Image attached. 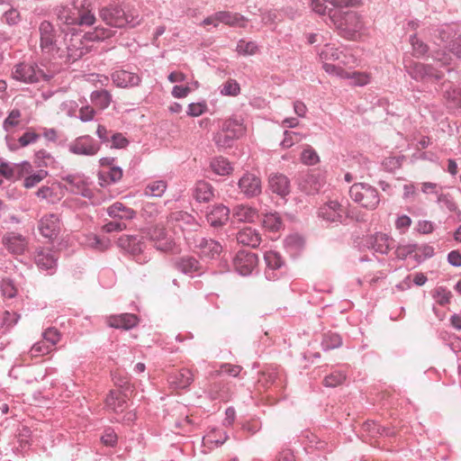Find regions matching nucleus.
Segmentation results:
<instances>
[{
  "label": "nucleus",
  "mask_w": 461,
  "mask_h": 461,
  "mask_svg": "<svg viewBox=\"0 0 461 461\" xmlns=\"http://www.w3.org/2000/svg\"><path fill=\"white\" fill-rule=\"evenodd\" d=\"M358 3V0H311V7L319 15H327L341 37L352 40L363 28V23L357 12L344 11V8Z\"/></svg>",
  "instance_id": "1"
},
{
  "label": "nucleus",
  "mask_w": 461,
  "mask_h": 461,
  "mask_svg": "<svg viewBox=\"0 0 461 461\" xmlns=\"http://www.w3.org/2000/svg\"><path fill=\"white\" fill-rule=\"evenodd\" d=\"M433 58L436 63L441 66L440 69L433 65L411 62L409 65H405L406 72L412 79L423 83L439 82L444 79L446 73L448 74V81L453 79L452 74L456 75V73L448 67L452 60L451 56L444 51H438Z\"/></svg>",
  "instance_id": "2"
},
{
  "label": "nucleus",
  "mask_w": 461,
  "mask_h": 461,
  "mask_svg": "<svg viewBox=\"0 0 461 461\" xmlns=\"http://www.w3.org/2000/svg\"><path fill=\"white\" fill-rule=\"evenodd\" d=\"M40 48L42 54L50 59L65 57L63 49L64 38L62 32L55 29L54 25L49 21H42L39 25Z\"/></svg>",
  "instance_id": "3"
},
{
  "label": "nucleus",
  "mask_w": 461,
  "mask_h": 461,
  "mask_svg": "<svg viewBox=\"0 0 461 461\" xmlns=\"http://www.w3.org/2000/svg\"><path fill=\"white\" fill-rule=\"evenodd\" d=\"M184 238L189 249L203 260L217 259L222 251V246L219 241L197 233L184 234Z\"/></svg>",
  "instance_id": "4"
},
{
  "label": "nucleus",
  "mask_w": 461,
  "mask_h": 461,
  "mask_svg": "<svg viewBox=\"0 0 461 461\" xmlns=\"http://www.w3.org/2000/svg\"><path fill=\"white\" fill-rule=\"evenodd\" d=\"M99 13L102 20L111 27L124 28L129 26L134 28L140 23L138 14H127L119 5L104 6Z\"/></svg>",
  "instance_id": "5"
},
{
  "label": "nucleus",
  "mask_w": 461,
  "mask_h": 461,
  "mask_svg": "<svg viewBox=\"0 0 461 461\" xmlns=\"http://www.w3.org/2000/svg\"><path fill=\"white\" fill-rule=\"evenodd\" d=\"M350 198L361 207L375 210L381 202L378 190L367 183H355L349 188Z\"/></svg>",
  "instance_id": "6"
},
{
  "label": "nucleus",
  "mask_w": 461,
  "mask_h": 461,
  "mask_svg": "<svg viewBox=\"0 0 461 461\" xmlns=\"http://www.w3.org/2000/svg\"><path fill=\"white\" fill-rule=\"evenodd\" d=\"M318 217L330 223H344L348 218L347 207L338 200H330L320 206Z\"/></svg>",
  "instance_id": "7"
},
{
  "label": "nucleus",
  "mask_w": 461,
  "mask_h": 461,
  "mask_svg": "<svg viewBox=\"0 0 461 461\" xmlns=\"http://www.w3.org/2000/svg\"><path fill=\"white\" fill-rule=\"evenodd\" d=\"M12 77L16 81L33 84L45 77V74L37 64L22 62L14 66Z\"/></svg>",
  "instance_id": "8"
},
{
  "label": "nucleus",
  "mask_w": 461,
  "mask_h": 461,
  "mask_svg": "<svg viewBox=\"0 0 461 461\" xmlns=\"http://www.w3.org/2000/svg\"><path fill=\"white\" fill-rule=\"evenodd\" d=\"M100 149L101 144L90 135L79 136L68 145L69 152L78 156H95Z\"/></svg>",
  "instance_id": "9"
},
{
  "label": "nucleus",
  "mask_w": 461,
  "mask_h": 461,
  "mask_svg": "<svg viewBox=\"0 0 461 461\" xmlns=\"http://www.w3.org/2000/svg\"><path fill=\"white\" fill-rule=\"evenodd\" d=\"M68 34L65 35L63 45H65V56L67 61L74 63L81 59L88 52V47L85 44L83 37L80 34H72L68 41H67Z\"/></svg>",
  "instance_id": "10"
},
{
  "label": "nucleus",
  "mask_w": 461,
  "mask_h": 461,
  "mask_svg": "<svg viewBox=\"0 0 461 461\" xmlns=\"http://www.w3.org/2000/svg\"><path fill=\"white\" fill-rule=\"evenodd\" d=\"M167 222L174 226L179 227L185 234L194 233L200 227L196 219L185 211L171 212L167 216Z\"/></svg>",
  "instance_id": "11"
},
{
  "label": "nucleus",
  "mask_w": 461,
  "mask_h": 461,
  "mask_svg": "<svg viewBox=\"0 0 461 461\" xmlns=\"http://www.w3.org/2000/svg\"><path fill=\"white\" fill-rule=\"evenodd\" d=\"M233 266L239 275L248 276L258 266V257L251 251L240 250L233 258Z\"/></svg>",
  "instance_id": "12"
},
{
  "label": "nucleus",
  "mask_w": 461,
  "mask_h": 461,
  "mask_svg": "<svg viewBox=\"0 0 461 461\" xmlns=\"http://www.w3.org/2000/svg\"><path fill=\"white\" fill-rule=\"evenodd\" d=\"M369 249L381 255H387L395 247V240L388 234L375 232L366 240Z\"/></svg>",
  "instance_id": "13"
},
{
  "label": "nucleus",
  "mask_w": 461,
  "mask_h": 461,
  "mask_svg": "<svg viewBox=\"0 0 461 461\" xmlns=\"http://www.w3.org/2000/svg\"><path fill=\"white\" fill-rule=\"evenodd\" d=\"M238 186L240 193L247 198H253L261 194L260 178L255 174L247 172L239 180Z\"/></svg>",
  "instance_id": "14"
},
{
  "label": "nucleus",
  "mask_w": 461,
  "mask_h": 461,
  "mask_svg": "<svg viewBox=\"0 0 461 461\" xmlns=\"http://www.w3.org/2000/svg\"><path fill=\"white\" fill-rule=\"evenodd\" d=\"M175 267L190 277L199 276L203 269L200 261L194 256L185 255L176 259Z\"/></svg>",
  "instance_id": "15"
},
{
  "label": "nucleus",
  "mask_w": 461,
  "mask_h": 461,
  "mask_svg": "<svg viewBox=\"0 0 461 461\" xmlns=\"http://www.w3.org/2000/svg\"><path fill=\"white\" fill-rule=\"evenodd\" d=\"M62 180L65 181L68 186L67 189L74 194L81 195L82 197L92 199L94 196L93 191L87 186L86 179L80 175L68 174L63 176Z\"/></svg>",
  "instance_id": "16"
},
{
  "label": "nucleus",
  "mask_w": 461,
  "mask_h": 461,
  "mask_svg": "<svg viewBox=\"0 0 461 461\" xmlns=\"http://www.w3.org/2000/svg\"><path fill=\"white\" fill-rule=\"evenodd\" d=\"M264 259L266 262L265 276L269 281H275L281 275V268L284 267V260L279 253L269 250L265 252Z\"/></svg>",
  "instance_id": "17"
},
{
  "label": "nucleus",
  "mask_w": 461,
  "mask_h": 461,
  "mask_svg": "<svg viewBox=\"0 0 461 461\" xmlns=\"http://www.w3.org/2000/svg\"><path fill=\"white\" fill-rule=\"evenodd\" d=\"M4 247L14 255H22L27 249V239L14 231L6 232L2 238Z\"/></svg>",
  "instance_id": "18"
},
{
  "label": "nucleus",
  "mask_w": 461,
  "mask_h": 461,
  "mask_svg": "<svg viewBox=\"0 0 461 461\" xmlns=\"http://www.w3.org/2000/svg\"><path fill=\"white\" fill-rule=\"evenodd\" d=\"M118 246L132 256H140L146 248V243L140 235H122L118 240Z\"/></svg>",
  "instance_id": "19"
},
{
  "label": "nucleus",
  "mask_w": 461,
  "mask_h": 461,
  "mask_svg": "<svg viewBox=\"0 0 461 461\" xmlns=\"http://www.w3.org/2000/svg\"><path fill=\"white\" fill-rule=\"evenodd\" d=\"M34 260L41 270L48 271L50 274L54 273L57 268L58 257L56 252L50 249L43 248L36 250Z\"/></svg>",
  "instance_id": "20"
},
{
  "label": "nucleus",
  "mask_w": 461,
  "mask_h": 461,
  "mask_svg": "<svg viewBox=\"0 0 461 461\" xmlns=\"http://www.w3.org/2000/svg\"><path fill=\"white\" fill-rule=\"evenodd\" d=\"M38 230L43 237L49 240L56 239L60 230L59 217L53 213L44 215L39 221Z\"/></svg>",
  "instance_id": "21"
},
{
  "label": "nucleus",
  "mask_w": 461,
  "mask_h": 461,
  "mask_svg": "<svg viewBox=\"0 0 461 461\" xmlns=\"http://www.w3.org/2000/svg\"><path fill=\"white\" fill-rule=\"evenodd\" d=\"M230 218V209L222 203L214 204L206 212L207 222L213 228L223 226Z\"/></svg>",
  "instance_id": "22"
},
{
  "label": "nucleus",
  "mask_w": 461,
  "mask_h": 461,
  "mask_svg": "<svg viewBox=\"0 0 461 461\" xmlns=\"http://www.w3.org/2000/svg\"><path fill=\"white\" fill-rule=\"evenodd\" d=\"M113 84L122 88L134 87L140 85V77L125 69H116L111 75Z\"/></svg>",
  "instance_id": "23"
},
{
  "label": "nucleus",
  "mask_w": 461,
  "mask_h": 461,
  "mask_svg": "<svg viewBox=\"0 0 461 461\" xmlns=\"http://www.w3.org/2000/svg\"><path fill=\"white\" fill-rule=\"evenodd\" d=\"M282 370L278 366H267L258 373V383L267 388L282 383Z\"/></svg>",
  "instance_id": "24"
},
{
  "label": "nucleus",
  "mask_w": 461,
  "mask_h": 461,
  "mask_svg": "<svg viewBox=\"0 0 461 461\" xmlns=\"http://www.w3.org/2000/svg\"><path fill=\"white\" fill-rule=\"evenodd\" d=\"M123 176L121 167H109L100 168L97 172L98 183L102 187L118 183Z\"/></svg>",
  "instance_id": "25"
},
{
  "label": "nucleus",
  "mask_w": 461,
  "mask_h": 461,
  "mask_svg": "<svg viewBox=\"0 0 461 461\" xmlns=\"http://www.w3.org/2000/svg\"><path fill=\"white\" fill-rule=\"evenodd\" d=\"M127 406V395L120 391L111 390L105 398V407L116 414L122 413Z\"/></svg>",
  "instance_id": "26"
},
{
  "label": "nucleus",
  "mask_w": 461,
  "mask_h": 461,
  "mask_svg": "<svg viewBox=\"0 0 461 461\" xmlns=\"http://www.w3.org/2000/svg\"><path fill=\"white\" fill-rule=\"evenodd\" d=\"M139 322L137 315L132 313H121L112 315L108 319V325L115 329L131 330Z\"/></svg>",
  "instance_id": "27"
},
{
  "label": "nucleus",
  "mask_w": 461,
  "mask_h": 461,
  "mask_svg": "<svg viewBox=\"0 0 461 461\" xmlns=\"http://www.w3.org/2000/svg\"><path fill=\"white\" fill-rule=\"evenodd\" d=\"M216 20L220 23H223L230 27L240 28H245L248 22V19L244 15L230 11L216 12Z\"/></svg>",
  "instance_id": "28"
},
{
  "label": "nucleus",
  "mask_w": 461,
  "mask_h": 461,
  "mask_svg": "<svg viewBox=\"0 0 461 461\" xmlns=\"http://www.w3.org/2000/svg\"><path fill=\"white\" fill-rule=\"evenodd\" d=\"M170 384L177 389L187 388L194 381V375L191 370L182 368L172 372L168 376Z\"/></svg>",
  "instance_id": "29"
},
{
  "label": "nucleus",
  "mask_w": 461,
  "mask_h": 461,
  "mask_svg": "<svg viewBox=\"0 0 461 461\" xmlns=\"http://www.w3.org/2000/svg\"><path fill=\"white\" fill-rule=\"evenodd\" d=\"M236 239L238 243L251 248L258 247L261 242L259 232L251 227H246L239 230Z\"/></svg>",
  "instance_id": "30"
},
{
  "label": "nucleus",
  "mask_w": 461,
  "mask_h": 461,
  "mask_svg": "<svg viewBox=\"0 0 461 461\" xmlns=\"http://www.w3.org/2000/svg\"><path fill=\"white\" fill-rule=\"evenodd\" d=\"M319 57L322 62H327L329 60H338L339 64L346 65L348 63V57L344 51L339 48H335L331 44L324 45V47L319 52Z\"/></svg>",
  "instance_id": "31"
},
{
  "label": "nucleus",
  "mask_w": 461,
  "mask_h": 461,
  "mask_svg": "<svg viewBox=\"0 0 461 461\" xmlns=\"http://www.w3.org/2000/svg\"><path fill=\"white\" fill-rule=\"evenodd\" d=\"M268 183L270 190L282 197H285L290 192V181L283 174L272 175Z\"/></svg>",
  "instance_id": "32"
},
{
  "label": "nucleus",
  "mask_w": 461,
  "mask_h": 461,
  "mask_svg": "<svg viewBox=\"0 0 461 461\" xmlns=\"http://www.w3.org/2000/svg\"><path fill=\"white\" fill-rule=\"evenodd\" d=\"M232 217L240 222H253L259 217V214L257 209L240 204L233 208Z\"/></svg>",
  "instance_id": "33"
},
{
  "label": "nucleus",
  "mask_w": 461,
  "mask_h": 461,
  "mask_svg": "<svg viewBox=\"0 0 461 461\" xmlns=\"http://www.w3.org/2000/svg\"><path fill=\"white\" fill-rule=\"evenodd\" d=\"M32 166L29 162L23 161L22 164H9L5 161L0 163V174L7 179H13L15 175H22L23 171L28 172Z\"/></svg>",
  "instance_id": "34"
},
{
  "label": "nucleus",
  "mask_w": 461,
  "mask_h": 461,
  "mask_svg": "<svg viewBox=\"0 0 461 461\" xmlns=\"http://www.w3.org/2000/svg\"><path fill=\"white\" fill-rule=\"evenodd\" d=\"M221 129L230 135L235 140L240 138L245 133L246 128L240 118L233 117L225 120Z\"/></svg>",
  "instance_id": "35"
},
{
  "label": "nucleus",
  "mask_w": 461,
  "mask_h": 461,
  "mask_svg": "<svg viewBox=\"0 0 461 461\" xmlns=\"http://www.w3.org/2000/svg\"><path fill=\"white\" fill-rule=\"evenodd\" d=\"M106 212L110 217L119 220H131L136 216V212L133 209L126 207L120 202L111 204Z\"/></svg>",
  "instance_id": "36"
},
{
  "label": "nucleus",
  "mask_w": 461,
  "mask_h": 461,
  "mask_svg": "<svg viewBox=\"0 0 461 461\" xmlns=\"http://www.w3.org/2000/svg\"><path fill=\"white\" fill-rule=\"evenodd\" d=\"M193 197L198 203H208L213 197L212 185L203 180L198 181L193 190Z\"/></svg>",
  "instance_id": "37"
},
{
  "label": "nucleus",
  "mask_w": 461,
  "mask_h": 461,
  "mask_svg": "<svg viewBox=\"0 0 461 461\" xmlns=\"http://www.w3.org/2000/svg\"><path fill=\"white\" fill-rule=\"evenodd\" d=\"M299 185L302 191L307 194H313L319 192L321 183L318 176L314 174H306L302 177Z\"/></svg>",
  "instance_id": "38"
},
{
  "label": "nucleus",
  "mask_w": 461,
  "mask_h": 461,
  "mask_svg": "<svg viewBox=\"0 0 461 461\" xmlns=\"http://www.w3.org/2000/svg\"><path fill=\"white\" fill-rule=\"evenodd\" d=\"M210 167L216 175L219 176H228L233 170L230 161L221 156L212 158Z\"/></svg>",
  "instance_id": "39"
},
{
  "label": "nucleus",
  "mask_w": 461,
  "mask_h": 461,
  "mask_svg": "<svg viewBox=\"0 0 461 461\" xmlns=\"http://www.w3.org/2000/svg\"><path fill=\"white\" fill-rule=\"evenodd\" d=\"M90 99L95 107L104 110L110 105L112 95L107 90L101 89L93 91L90 95Z\"/></svg>",
  "instance_id": "40"
},
{
  "label": "nucleus",
  "mask_w": 461,
  "mask_h": 461,
  "mask_svg": "<svg viewBox=\"0 0 461 461\" xmlns=\"http://www.w3.org/2000/svg\"><path fill=\"white\" fill-rule=\"evenodd\" d=\"M78 7L62 6L58 12V19L67 25H77Z\"/></svg>",
  "instance_id": "41"
},
{
  "label": "nucleus",
  "mask_w": 461,
  "mask_h": 461,
  "mask_svg": "<svg viewBox=\"0 0 461 461\" xmlns=\"http://www.w3.org/2000/svg\"><path fill=\"white\" fill-rule=\"evenodd\" d=\"M85 245L98 251H104L109 248L110 240L108 238H100L95 234L90 233L86 236Z\"/></svg>",
  "instance_id": "42"
},
{
  "label": "nucleus",
  "mask_w": 461,
  "mask_h": 461,
  "mask_svg": "<svg viewBox=\"0 0 461 461\" xmlns=\"http://www.w3.org/2000/svg\"><path fill=\"white\" fill-rule=\"evenodd\" d=\"M342 345L341 337L335 332L329 331L324 333L321 339V348L324 351H329L339 348Z\"/></svg>",
  "instance_id": "43"
},
{
  "label": "nucleus",
  "mask_w": 461,
  "mask_h": 461,
  "mask_svg": "<svg viewBox=\"0 0 461 461\" xmlns=\"http://www.w3.org/2000/svg\"><path fill=\"white\" fill-rule=\"evenodd\" d=\"M283 221L277 212L267 213L263 219V226L271 230L277 231L282 228Z\"/></svg>",
  "instance_id": "44"
},
{
  "label": "nucleus",
  "mask_w": 461,
  "mask_h": 461,
  "mask_svg": "<svg viewBox=\"0 0 461 461\" xmlns=\"http://www.w3.org/2000/svg\"><path fill=\"white\" fill-rule=\"evenodd\" d=\"M167 183L164 180H156L147 185L145 188V194L160 197L167 190Z\"/></svg>",
  "instance_id": "45"
},
{
  "label": "nucleus",
  "mask_w": 461,
  "mask_h": 461,
  "mask_svg": "<svg viewBox=\"0 0 461 461\" xmlns=\"http://www.w3.org/2000/svg\"><path fill=\"white\" fill-rule=\"evenodd\" d=\"M235 139L220 129L213 136V141L219 149H227L233 146Z\"/></svg>",
  "instance_id": "46"
},
{
  "label": "nucleus",
  "mask_w": 461,
  "mask_h": 461,
  "mask_svg": "<svg viewBox=\"0 0 461 461\" xmlns=\"http://www.w3.org/2000/svg\"><path fill=\"white\" fill-rule=\"evenodd\" d=\"M417 249V244H399L394 247V258L403 260L415 253Z\"/></svg>",
  "instance_id": "47"
},
{
  "label": "nucleus",
  "mask_w": 461,
  "mask_h": 461,
  "mask_svg": "<svg viewBox=\"0 0 461 461\" xmlns=\"http://www.w3.org/2000/svg\"><path fill=\"white\" fill-rule=\"evenodd\" d=\"M347 375L344 371L335 370L324 378V385L327 387H336L344 383Z\"/></svg>",
  "instance_id": "48"
},
{
  "label": "nucleus",
  "mask_w": 461,
  "mask_h": 461,
  "mask_svg": "<svg viewBox=\"0 0 461 461\" xmlns=\"http://www.w3.org/2000/svg\"><path fill=\"white\" fill-rule=\"evenodd\" d=\"M258 47L255 41H246L243 39L238 41L236 47V50L238 51V53L243 56L254 55L258 51Z\"/></svg>",
  "instance_id": "49"
},
{
  "label": "nucleus",
  "mask_w": 461,
  "mask_h": 461,
  "mask_svg": "<svg viewBox=\"0 0 461 461\" xmlns=\"http://www.w3.org/2000/svg\"><path fill=\"white\" fill-rule=\"evenodd\" d=\"M410 42L412 47V55L416 58L423 57L429 50L428 45L418 39L416 34L410 36Z\"/></svg>",
  "instance_id": "50"
},
{
  "label": "nucleus",
  "mask_w": 461,
  "mask_h": 461,
  "mask_svg": "<svg viewBox=\"0 0 461 461\" xmlns=\"http://www.w3.org/2000/svg\"><path fill=\"white\" fill-rule=\"evenodd\" d=\"M113 35V32L111 29L96 27L93 32L86 33V37L91 41H102L111 38Z\"/></svg>",
  "instance_id": "51"
},
{
  "label": "nucleus",
  "mask_w": 461,
  "mask_h": 461,
  "mask_svg": "<svg viewBox=\"0 0 461 461\" xmlns=\"http://www.w3.org/2000/svg\"><path fill=\"white\" fill-rule=\"evenodd\" d=\"M96 18L95 14L88 9L79 8L77 15L78 26H92L95 24Z\"/></svg>",
  "instance_id": "52"
},
{
  "label": "nucleus",
  "mask_w": 461,
  "mask_h": 461,
  "mask_svg": "<svg viewBox=\"0 0 461 461\" xmlns=\"http://www.w3.org/2000/svg\"><path fill=\"white\" fill-rule=\"evenodd\" d=\"M53 350L54 349L42 339L41 341H37L32 346L31 349L29 350V354L31 357H37L50 354Z\"/></svg>",
  "instance_id": "53"
},
{
  "label": "nucleus",
  "mask_w": 461,
  "mask_h": 461,
  "mask_svg": "<svg viewBox=\"0 0 461 461\" xmlns=\"http://www.w3.org/2000/svg\"><path fill=\"white\" fill-rule=\"evenodd\" d=\"M240 92V85L234 79H229L220 86V93L222 95L237 96Z\"/></svg>",
  "instance_id": "54"
},
{
  "label": "nucleus",
  "mask_w": 461,
  "mask_h": 461,
  "mask_svg": "<svg viewBox=\"0 0 461 461\" xmlns=\"http://www.w3.org/2000/svg\"><path fill=\"white\" fill-rule=\"evenodd\" d=\"M34 162L39 167H50L55 162V159L47 150L40 149L35 153Z\"/></svg>",
  "instance_id": "55"
},
{
  "label": "nucleus",
  "mask_w": 461,
  "mask_h": 461,
  "mask_svg": "<svg viewBox=\"0 0 461 461\" xmlns=\"http://www.w3.org/2000/svg\"><path fill=\"white\" fill-rule=\"evenodd\" d=\"M437 203L441 208H446L449 212L457 211V205L449 194H438Z\"/></svg>",
  "instance_id": "56"
},
{
  "label": "nucleus",
  "mask_w": 461,
  "mask_h": 461,
  "mask_svg": "<svg viewBox=\"0 0 461 461\" xmlns=\"http://www.w3.org/2000/svg\"><path fill=\"white\" fill-rule=\"evenodd\" d=\"M60 333L56 328H48L42 333V339L53 349L60 339Z\"/></svg>",
  "instance_id": "57"
},
{
  "label": "nucleus",
  "mask_w": 461,
  "mask_h": 461,
  "mask_svg": "<svg viewBox=\"0 0 461 461\" xmlns=\"http://www.w3.org/2000/svg\"><path fill=\"white\" fill-rule=\"evenodd\" d=\"M100 439L104 446L110 447H116L118 443V436L114 429L111 427H107L104 429Z\"/></svg>",
  "instance_id": "58"
},
{
  "label": "nucleus",
  "mask_w": 461,
  "mask_h": 461,
  "mask_svg": "<svg viewBox=\"0 0 461 461\" xmlns=\"http://www.w3.org/2000/svg\"><path fill=\"white\" fill-rule=\"evenodd\" d=\"M301 160L305 165L314 166L320 161V158L317 152L311 146H308L303 150Z\"/></svg>",
  "instance_id": "59"
},
{
  "label": "nucleus",
  "mask_w": 461,
  "mask_h": 461,
  "mask_svg": "<svg viewBox=\"0 0 461 461\" xmlns=\"http://www.w3.org/2000/svg\"><path fill=\"white\" fill-rule=\"evenodd\" d=\"M48 176V172L44 169H40L37 172L26 176L23 181V185L26 188H32L39 184Z\"/></svg>",
  "instance_id": "60"
},
{
  "label": "nucleus",
  "mask_w": 461,
  "mask_h": 461,
  "mask_svg": "<svg viewBox=\"0 0 461 461\" xmlns=\"http://www.w3.org/2000/svg\"><path fill=\"white\" fill-rule=\"evenodd\" d=\"M130 141L121 132H113L111 134L110 144L107 147L111 149H124L129 145Z\"/></svg>",
  "instance_id": "61"
},
{
  "label": "nucleus",
  "mask_w": 461,
  "mask_h": 461,
  "mask_svg": "<svg viewBox=\"0 0 461 461\" xmlns=\"http://www.w3.org/2000/svg\"><path fill=\"white\" fill-rule=\"evenodd\" d=\"M209 395L212 400L223 401L226 398V392L224 391V385L221 383L215 382L209 387Z\"/></svg>",
  "instance_id": "62"
},
{
  "label": "nucleus",
  "mask_w": 461,
  "mask_h": 461,
  "mask_svg": "<svg viewBox=\"0 0 461 461\" xmlns=\"http://www.w3.org/2000/svg\"><path fill=\"white\" fill-rule=\"evenodd\" d=\"M1 291L3 295L6 298L12 299L16 296L17 289L10 278H5L1 282Z\"/></svg>",
  "instance_id": "63"
},
{
  "label": "nucleus",
  "mask_w": 461,
  "mask_h": 461,
  "mask_svg": "<svg viewBox=\"0 0 461 461\" xmlns=\"http://www.w3.org/2000/svg\"><path fill=\"white\" fill-rule=\"evenodd\" d=\"M434 256V249L429 245H422L418 247L417 251L414 254V258L419 263L423 262L427 258H432Z\"/></svg>",
  "instance_id": "64"
}]
</instances>
